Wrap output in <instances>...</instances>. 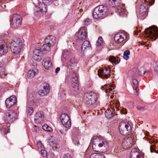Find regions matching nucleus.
<instances>
[{
    "instance_id": "c85d7f7f",
    "label": "nucleus",
    "mask_w": 158,
    "mask_h": 158,
    "mask_svg": "<svg viewBox=\"0 0 158 158\" xmlns=\"http://www.w3.org/2000/svg\"><path fill=\"white\" fill-rule=\"evenodd\" d=\"M10 45H19L20 46H23L22 40L20 38H19L15 39L11 43Z\"/></svg>"
},
{
    "instance_id": "a18cd8bd",
    "label": "nucleus",
    "mask_w": 158,
    "mask_h": 158,
    "mask_svg": "<svg viewBox=\"0 0 158 158\" xmlns=\"http://www.w3.org/2000/svg\"><path fill=\"white\" fill-rule=\"evenodd\" d=\"M33 58L34 60L37 61H40L41 60V55L37 54H33Z\"/></svg>"
},
{
    "instance_id": "c03bdc74",
    "label": "nucleus",
    "mask_w": 158,
    "mask_h": 158,
    "mask_svg": "<svg viewBox=\"0 0 158 158\" xmlns=\"http://www.w3.org/2000/svg\"><path fill=\"white\" fill-rule=\"evenodd\" d=\"M33 112V108L31 107H27L26 109V113L27 115H30Z\"/></svg>"
},
{
    "instance_id": "e2e57ef3",
    "label": "nucleus",
    "mask_w": 158,
    "mask_h": 158,
    "mask_svg": "<svg viewBox=\"0 0 158 158\" xmlns=\"http://www.w3.org/2000/svg\"><path fill=\"white\" fill-rule=\"evenodd\" d=\"M42 143L41 142H38L37 143V145H41Z\"/></svg>"
},
{
    "instance_id": "a878e982",
    "label": "nucleus",
    "mask_w": 158,
    "mask_h": 158,
    "mask_svg": "<svg viewBox=\"0 0 158 158\" xmlns=\"http://www.w3.org/2000/svg\"><path fill=\"white\" fill-rule=\"evenodd\" d=\"M90 96V95H88L87 93L85 94L84 95L83 101L86 104L91 105L94 104L91 100H90V98H89Z\"/></svg>"
},
{
    "instance_id": "3c124183",
    "label": "nucleus",
    "mask_w": 158,
    "mask_h": 158,
    "mask_svg": "<svg viewBox=\"0 0 158 158\" xmlns=\"http://www.w3.org/2000/svg\"><path fill=\"white\" fill-rule=\"evenodd\" d=\"M73 143L75 145H78L79 143L78 139L76 137H74L72 140Z\"/></svg>"
},
{
    "instance_id": "cd10ccee",
    "label": "nucleus",
    "mask_w": 158,
    "mask_h": 158,
    "mask_svg": "<svg viewBox=\"0 0 158 158\" xmlns=\"http://www.w3.org/2000/svg\"><path fill=\"white\" fill-rule=\"evenodd\" d=\"M109 61L112 63L113 65H116L118 64L120 61V59L118 57H115L114 56H110L109 58Z\"/></svg>"
},
{
    "instance_id": "aec40b11",
    "label": "nucleus",
    "mask_w": 158,
    "mask_h": 158,
    "mask_svg": "<svg viewBox=\"0 0 158 158\" xmlns=\"http://www.w3.org/2000/svg\"><path fill=\"white\" fill-rule=\"evenodd\" d=\"M44 42L48 44L51 46H52L56 43V38L52 35L47 36L44 39Z\"/></svg>"
},
{
    "instance_id": "6ab92c4d",
    "label": "nucleus",
    "mask_w": 158,
    "mask_h": 158,
    "mask_svg": "<svg viewBox=\"0 0 158 158\" xmlns=\"http://www.w3.org/2000/svg\"><path fill=\"white\" fill-rule=\"evenodd\" d=\"M42 64L46 69H49L52 67L51 60L49 57H47L44 59L42 61Z\"/></svg>"
},
{
    "instance_id": "de8ad7c7",
    "label": "nucleus",
    "mask_w": 158,
    "mask_h": 158,
    "mask_svg": "<svg viewBox=\"0 0 158 158\" xmlns=\"http://www.w3.org/2000/svg\"><path fill=\"white\" fill-rule=\"evenodd\" d=\"M9 130V129L8 128H7L6 129H5L4 128H2L1 130V132L2 134H6L8 132H9L8 131Z\"/></svg>"
},
{
    "instance_id": "ea45409f",
    "label": "nucleus",
    "mask_w": 158,
    "mask_h": 158,
    "mask_svg": "<svg viewBox=\"0 0 158 158\" xmlns=\"http://www.w3.org/2000/svg\"><path fill=\"white\" fill-rule=\"evenodd\" d=\"M2 64L0 62V76L2 77L5 75V69L2 67Z\"/></svg>"
},
{
    "instance_id": "2f4dec72",
    "label": "nucleus",
    "mask_w": 158,
    "mask_h": 158,
    "mask_svg": "<svg viewBox=\"0 0 158 158\" xmlns=\"http://www.w3.org/2000/svg\"><path fill=\"white\" fill-rule=\"evenodd\" d=\"M91 47V45L89 41L87 40L85 41L83 43L81 47V49L82 52L84 51L86 48Z\"/></svg>"
},
{
    "instance_id": "37998d69",
    "label": "nucleus",
    "mask_w": 158,
    "mask_h": 158,
    "mask_svg": "<svg viewBox=\"0 0 158 158\" xmlns=\"http://www.w3.org/2000/svg\"><path fill=\"white\" fill-rule=\"evenodd\" d=\"M146 72L144 67H141L139 70V74L141 76H143Z\"/></svg>"
},
{
    "instance_id": "423d86ee",
    "label": "nucleus",
    "mask_w": 158,
    "mask_h": 158,
    "mask_svg": "<svg viewBox=\"0 0 158 158\" xmlns=\"http://www.w3.org/2000/svg\"><path fill=\"white\" fill-rule=\"evenodd\" d=\"M146 36L155 40L158 37V28L153 26L146 28L145 30Z\"/></svg>"
},
{
    "instance_id": "b1692460",
    "label": "nucleus",
    "mask_w": 158,
    "mask_h": 158,
    "mask_svg": "<svg viewBox=\"0 0 158 158\" xmlns=\"http://www.w3.org/2000/svg\"><path fill=\"white\" fill-rule=\"evenodd\" d=\"M131 158H143L142 155L137 152L135 149H133L131 152Z\"/></svg>"
},
{
    "instance_id": "2eb2a0df",
    "label": "nucleus",
    "mask_w": 158,
    "mask_h": 158,
    "mask_svg": "<svg viewBox=\"0 0 158 158\" xmlns=\"http://www.w3.org/2000/svg\"><path fill=\"white\" fill-rule=\"evenodd\" d=\"M44 119V115L43 112L41 111H39L35 114L34 118L35 122L37 124L40 123L43 121Z\"/></svg>"
},
{
    "instance_id": "864d4df0",
    "label": "nucleus",
    "mask_w": 158,
    "mask_h": 158,
    "mask_svg": "<svg viewBox=\"0 0 158 158\" xmlns=\"http://www.w3.org/2000/svg\"><path fill=\"white\" fill-rule=\"evenodd\" d=\"M150 149L151 152H153L154 151L155 152L158 153V151L155 150V148L153 145H152L151 146Z\"/></svg>"
},
{
    "instance_id": "c9c22d12",
    "label": "nucleus",
    "mask_w": 158,
    "mask_h": 158,
    "mask_svg": "<svg viewBox=\"0 0 158 158\" xmlns=\"http://www.w3.org/2000/svg\"><path fill=\"white\" fill-rule=\"evenodd\" d=\"M51 45L48 43H45L41 47V49L43 51H48L50 49Z\"/></svg>"
},
{
    "instance_id": "72a5a7b5",
    "label": "nucleus",
    "mask_w": 158,
    "mask_h": 158,
    "mask_svg": "<svg viewBox=\"0 0 158 158\" xmlns=\"http://www.w3.org/2000/svg\"><path fill=\"white\" fill-rule=\"evenodd\" d=\"M28 102H30L31 103L32 105H33L36 102V97L35 95L31 94L28 96Z\"/></svg>"
},
{
    "instance_id": "7c9ffc66",
    "label": "nucleus",
    "mask_w": 158,
    "mask_h": 158,
    "mask_svg": "<svg viewBox=\"0 0 158 158\" xmlns=\"http://www.w3.org/2000/svg\"><path fill=\"white\" fill-rule=\"evenodd\" d=\"M79 84L78 81L72 82L71 89L74 91L77 92L79 90Z\"/></svg>"
},
{
    "instance_id": "f704fd0d",
    "label": "nucleus",
    "mask_w": 158,
    "mask_h": 158,
    "mask_svg": "<svg viewBox=\"0 0 158 158\" xmlns=\"http://www.w3.org/2000/svg\"><path fill=\"white\" fill-rule=\"evenodd\" d=\"M90 158H105L104 155L101 153H93L90 156Z\"/></svg>"
},
{
    "instance_id": "9d476101",
    "label": "nucleus",
    "mask_w": 158,
    "mask_h": 158,
    "mask_svg": "<svg viewBox=\"0 0 158 158\" xmlns=\"http://www.w3.org/2000/svg\"><path fill=\"white\" fill-rule=\"evenodd\" d=\"M60 118L63 125L66 128H69L71 126L70 120L68 115L66 113H63L60 116Z\"/></svg>"
},
{
    "instance_id": "7ed1b4c3",
    "label": "nucleus",
    "mask_w": 158,
    "mask_h": 158,
    "mask_svg": "<svg viewBox=\"0 0 158 158\" xmlns=\"http://www.w3.org/2000/svg\"><path fill=\"white\" fill-rule=\"evenodd\" d=\"M121 0H108V3L110 6L114 7H116V12L120 16H126V10L124 6L120 3Z\"/></svg>"
},
{
    "instance_id": "338daca9",
    "label": "nucleus",
    "mask_w": 158,
    "mask_h": 158,
    "mask_svg": "<svg viewBox=\"0 0 158 158\" xmlns=\"http://www.w3.org/2000/svg\"><path fill=\"white\" fill-rule=\"evenodd\" d=\"M110 87H112V86H110ZM112 87H113V86H112Z\"/></svg>"
},
{
    "instance_id": "49530a36",
    "label": "nucleus",
    "mask_w": 158,
    "mask_h": 158,
    "mask_svg": "<svg viewBox=\"0 0 158 158\" xmlns=\"http://www.w3.org/2000/svg\"><path fill=\"white\" fill-rule=\"evenodd\" d=\"M113 105V107H115L116 109H117V107L119 106V102H118L117 101H112V102L110 103V105Z\"/></svg>"
},
{
    "instance_id": "09e8293b",
    "label": "nucleus",
    "mask_w": 158,
    "mask_h": 158,
    "mask_svg": "<svg viewBox=\"0 0 158 158\" xmlns=\"http://www.w3.org/2000/svg\"><path fill=\"white\" fill-rule=\"evenodd\" d=\"M42 3H44L47 6V5H49L51 4L52 2V0H42Z\"/></svg>"
},
{
    "instance_id": "0eeeda50",
    "label": "nucleus",
    "mask_w": 158,
    "mask_h": 158,
    "mask_svg": "<svg viewBox=\"0 0 158 158\" xmlns=\"http://www.w3.org/2000/svg\"><path fill=\"white\" fill-rule=\"evenodd\" d=\"M17 114L13 111H9L6 112L4 116V120L6 123H12L14 122L17 117Z\"/></svg>"
},
{
    "instance_id": "680f3d73",
    "label": "nucleus",
    "mask_w": 158,
    "mask_h": 158,
    "mask_svg": "<svg viewBox=\"0 0 158 158\" xmlns=\"http://www.w3.org/2000/svg\"><path fill=\"white\" fill-rule=\"evenodd\" d=\"M60 70V67H57L55 70V73H57L59 72V71Z\"/></svg>"
},
{
    "instance_id": "13d9d810",
    "label": "nucleus",
    "mask_w": 158,
    "mask_h": 158,
    "mask_svg": "<svg viewBox=\"0 0 158 158\" xmlns=\"http://www.w3.org/2000/svg\"><path fill=\"white\" fill-rule=\"evenodd\" d=\"M120 112L121 114H126L127 113V110L125 109L121 110H120Z\"/></svg>"
},
{
    "instance_id": "4468645a",
    "label": "nucleus",
    "mask_w": 158,
    "mask_h": 158,
    "mask_svg": "<svg viewBox=\"0 0 158 158\" xmlns=\"http://www.w3.org/2000/svg\"><path fill=\"white\" fill-rule=\"evenodd\" d=\"M17 102L16 97L14 95H12L6 99L5 101V104L7 107L10 108L15 104Z\"/></svg>"
},
{
    "instance_id": "f3484780",
    "label": "nucleus",
    "mask_w": 158,
    "mask_h": 158,
    "mask_svg": "<svg viewBox=\"0 0 158 158\" xmlns=\"http://www.w3.org/2000/svg\"><path fill=\"white\" fill-rule=\"evenodd\" d=\"M67 72L66 76L71 78L72 82H76L78 81L77 75L74 71H69L68 69H67Z\"/></svg>"
},
{
    "instance_id": "bb28decb",
    "label": "nucleus",
    "mask_w": 158,
    "mask_h": 158,
    "mask_svg": "<svg viewBox=\"0 0 158 158\" xmlns=\"http://www.w3.org/2000/svg\"><path fill=\"white\" fill-rule=\"evenodd\" d=\"M38 73V70L37 69L32 70H29L28 71L27 77L30 78H32L34 76L37 75Z\"/></svg>"
},
{
    "instance_id": "9b49d317",
    "label": "nucleus",
    "mask_w": 158,
    "mask_h": 158,
    "mask_svg": "<svg viewBox=\"0 0 158 158\" xmlns=\"http://www.w3.org/2000/svg\"><path fill=\"white\" fill-rule=\"evenodd\" d=\"M111 69L108 67H104L98 71V75L102 78H108L110 76Z\"/></svg>"
},
{
    "instance_id": "473e14b6",
    "label": "nucleus",
    "mask_w": 158,
    "mask_h": 158,
    "mask_svg": "<svg viewBox=\"0 0 158 158\" xmlns=\"http://www.w3.org/2000/svg\"><path fill=\"white\" fill-rule=\"evenodd\" d=\"M113 110H108L106 111L105 113L106 117L108 119H110L113 117L114 115L113 113Z\"/></svg>"
},
{
    "instance_id": "a19ab883",
    "label": "nucleus",
    "mask_w": 158,
    "mask_h": 158,
    "mask_svg": "<svg viewBox=\"0 0 158 158\" xmlns=\"http://www.w3.org/2000/svg\"><path fill=\"white\" fill-rule=\"evenodd\" d=\"M42 128L44 130L48 131L51 132L52 131V128L47 124H44L42 126Z\"/></svg>"
},
{
    "instance_id": "f257e3e1",
    "label": "nucleus",
    "mask_w": 158,
    "mask_h": 158,
    "mask_svg": "<svg viewBox=\"0 0 158 158\" xmlns=\"http://www.w3.org/2000/svg\"><path fill=\"white\" fill-rule=\"evenodd\" d=\"M93 139L92 145L93 149L96 152H105L109 147V145L105 139L102 137L97 136Z\"/></svg>"
},
{
    "instance_id": "6e6552de",
    "label": "nucleus",
    "mask_w": 158,
    "mask_h": 158,
    "mask_svg": "<svg viewBox=\"0 0 158 158\" xmlns=\"http://www.w3.org/2000/svg\"><path fill=\"white\" fill-rule=\"evenodd\" d=\"M47 11V7L44 3H40L36 6L34 8V13L37 16H40L41 15L45 13Z\"/></svg>"
},
{
    "instance_id": "1a4fd4ad",
    "label": "nucleus",
    "mask_w": 158,
    "mask_h": 158,
    "mask_svg": "<svg viewBox=\"0 0 158 158\" xmlns=\"http://www.w3.org/2000/svg\"><path fill=\"white\" fill-rule=\"evenodd\" d=\"M10 22V26L13 28H17L20 26L22 21L21 16L19 14H14Z\"/></svg>"
},
{
    "instance_id": "58836bf2",
    "label": "nucleus",
    "mask_w": 158,
    "mask_h": 158,
    "mask_svg": "<svg viewBox=\"0 0 158 158\" xmlns=\"http://www.w3.org/2000/svg\"><path fill=\"white\" fill-rule=\"evenodd\" d=\"M130 51L129 50H127L125 51L123 53V58L126 60H128L129 58L128 55L130 54Z\"/></svg>"
},
{
    "instance_id": "a211bd4d",
    "label": "nucleus",
    "mask_w": 158,
    "mask_h": 158,
    "mask_svg": "<svg viewBox=\"0 0 158 158\" xmlns=\"http://www.w3.org/2000/svg\"><path fill=\"white\" fill-rule=\"evenodd\" d=\"M126 36L123 33L116 34L114 37V40L115 42L119 44L122 42L124 40V38Z\"/></svg>"
},
{
    "instance_id": "69168bd1",
    "label": "nucleus",
    "mask_w": 158,
    "mask_h": 158,
    "mask_svg": "<svg viewBox=\"0 0 158 158\" xmlns=\"http://www.w3.org/2000/svg\"><path fill=\"white\" fill-rule=\"evenodd\" d=\"M2 0H0V2H1Z\"/></svg>"
},
{
    "instance_id": "4c0bfd02",
    "label": "nucleus",
    "mask_w": 158,
    "mask_h": 158,
    "mask_svg": "<svg viewBox=\"0 0 158 158\" xmlns=\"http://www.w3.org/2000/svg\"><path fill=\"white\" fill-rule=\"evenodd\" d=\"M70 52L67 50H65L62 52V56L65 59H67L69 56Z\"/></svg>"
},
{
    "instance_id": "79ce46f5",
    "label": "nucleus",
    "mask_w": 158,
    "mask_h": 158,
    "mask_svg": "<svg viewBox=\"0 0 158 158\" xmlns=\"http://www.w3.org/2000/svg\"><path fill=\"white\" fill-rule=\"evenodd\" d=\"M103 44V40L101 37H99L96 43V45L97 46H100Z\"/></svg>"
},
{
    "instance_id": "5701e85b",
    "label": "nucleus",
    "mask_w": 158,
    "mask_h": 158,
    "mask_svg": "<svg viewBox=\"0 0 158 158\" xmlns=\"http://www.w3.org/2000/svg\"><path fill=\"white\" fill-rule=\"evenodd\" d=\"M23 46H20L11 45H10V48L11 51L14 54H19L21 51V49L22 48Z\"/></svg>"
},
{
    "instance_id": "0e129e2a",
    "label": "nucleus",
    "mask_w": 158,
    "mask_h": 158,
    "mask_svg": "<svg viewBox=\"0 0 158 158\" xmlns=\"http://www.w3.org/2000/svg\"><path fill=\"white\" fill-rule=\"evenodd\" d=\"M59 131H60L61 133L63 134V131L62 130H59Z\"/></svg>"
},
{
    "instance_id": "c756f323",
    "label": "nucleus",
    "mask_w": 158,
    "mask_h": 158,
    "mask_svg": "<svg viewBox=\"0 0 158 158\" xmlns=\"http://www.w3.org/2000/svg\"><path fill=\"white\" fill-rule=\"evenodd\" d=\"M88 95H89L91 97H90V100H91L93 104L94 103L97 101V95L93 92H90L89 93H87Z\"/></svg>"
},
{
    "instance_id": "8fccbe9b",
    "label": "nucleus",
    "mask_w": 158,
    "mask_h": 158,
    "mask_svg": "<svg viewBox=\"0 0 158 158\" xmlns=\"http://www.w3.org/2000/svg\"><path fill=\"white\" fill-rule=\"evenodd\" d=\"M153 69L155 72H157L158 71V62H155L154 63Z\"/></svg>"
},
{
    "instance_id": "39448f33",
    "label": "nucleus",
    "mask_w": 158,
    "mask_h": 158,
    "mask_svg": "<svg viewBox=\"0 0 158 158\" xmlns=\"http://www.w3.org/2000/svg\"><path fill=\"white\" fill-rule=\"evenodd\" d=\"M146 2L141 4L139 9V16L143 17L142 19L144 18L147 14V10L148 9V5H152L154 4V0H144Z\"/></svg>"
},
{
    "instance_id": "4be33fe9",
    "label": "nucleus",
    "mask_w": 158,
    "mask_h": 158,
    "mask_svg": "<svg viewBox=\"0 0 158 158\" xmlns=\"http://www.w3.org/2000/svg\"><path fill=\"white\" fill-rule=\"evenodd\" d=\"M101 89L105 92L106 93H110L111 94H114V92L115 91L114 90V88H113V89H111L109 85H106L104 86H102Z\"/></svg>"
},
{
    "instance_id": "dca6fc26",
    "label": "nucleus",
    "mask_w": 158,
    "mask_h": 158,
    "mask_svg": "<svg viewBox=\"0 0 158 158\" xmlns=\"http://www.w3.org/2000/svg\"><path fill=\"white\" fill-rule=\"evenodd\" d=\"M8 47L2 40H0V54L4 55L6 54L8 50Z\"/></svg>"
},
{
    "instance_id": "f8f14e48",
    "label": "nucleus",
    "mask_w": 158,
    "mask_h": 158,
    "mask_svg": "<svg viewBox=\"0 0 158 158\" xmlns=\"http://www.w3.org/2000/svg\"><path fill=\"white\" fill-rule=\"evenodd\" d=\"M77 36L79 40L82 41L86 39L87 37L86 28L84 27L81 28L77 33Z\"/></svg>"
},
{
    "instance_id": "4d7b16f0",
    "label": "nucleus",
    "mask_w": 158,
    "mask_h": 158,
    "mask_svg": "<svg viewBox=\"0 0 158 158\" xmlns=\"http://www.w3.org/2000/svg\"><path fill=\"white\" fill-rule=\"evenodd\" d=\"M132 82L134 85L137 84H138V81L136 79H133Z\"/></svg>"
},
{
    "instance_id": "6e6d98bb",
    "label": "nucleus",
    "mask_w": 158,
    "mask_h": 158,
    "mask_svg": "<svg viewBox=\"0 0 158 158\" xmlns=\"http://www.w3.org/2000/svg\"><path fill=\"white\" fill-rule=\"evenodd\" d=\"M63 158H71V156L69 154L67 153L64 155Z\"/></svg>"
},
{
    "instance_id": "052dcab7",
    "label": "nucleus",
    "mask_w": 158,
    "mask_h": 158,
    "mask_svg": "<svg viewBox=\"0 0 158 158\" xmlns=\"http://www.w3.org/2000/svg\"><path fill=\"white\" fill-rule=\"evenodd\" d=\"M141 31L140 30L139 28L138 27L136 28V30L135 31V34H137L139 32H140Z\"/></svg>"
},
{
    "instance_id": "603ef678",
    "label": "nucleus",
    "mask_w": 158,
    "mask_h": 158,
    "mask_svg": "<svg viewBox=\"0 0 158 158\" xmlns=\"http://www.w3.org/2000/svg\"><path fill=\"white\" fill-rule=\"evenodd\" d=\"M91 22V20L90 19L87 18L85 20L84 24L86 26H88L90 24Z\"/></svg>"
},
{
    "instance_id": "20e7f679",
    "label": "nucleus",
    "mask_w": 158,
    "mask_h": 158,
    "mask_svg": "<svg viewBox=\"0 0 158 158\" xmlns=\"http://www.w3.org/2000/svg\"><path fill=\"white\" fill-rule=\"evenodd\" d=\"M133 125L130 121L122 122L118 126L120 133L122 135H125L131 131Z\"/></svg>"
},
{
    "instance_id": "5fc2aeb1",
    "label": "nucleus",
    "mask_w": 158,
    "mask_h": 158,
    "mask_svg": "<svg viewBox=\"0 0 158 158\" xmlns=\"http://www.w3.org/2000/svg\"><path fill=\"white\" fill-rule=\"evenodd\" d=\"M42 155L44 157L46 156L47 153L46 151L44 150H41L40 151Z\"/></svg>"
},
{
    "instance_id": "ddd939ff",
    "label": "nucleus",
    "mask_w": 158,
    "mask_h": 158,
    "mask_svg": "<svg viewBox=\"0 0 158 158\" xmlns=\"http://www.w3.org/2000/svg\"><path fill=\"white\" fill-rule=\"evenodd\" d=\"M41 88L38 91V93L41 96H44L48 94L49 91V86L47 83L41 85Z\"/></svg>"
},
{
    "instance_id": "f03ea898",
    "label": "nucleus",
    "mask_w": 158,
    "mask_h": 158,
    "mask_svg": "<svg viewBox=\"0 0 158 158\" xmlns=\"http://www.w3.org/2000/svg\"><path fill=\"white\" fill-rule=\"evenodd\" d=\"M107 7L103 5H99L94 10L92 15L95 19H102L106 17L108 14Z\"/></svg>"
},
{
    "instance_id": "e433bc0d",
    "label": "nucleus",
    "mask_w": 158,
    "mask_h": 158,
    "mask_svg": "<svg viewBox=\"0 0 158 158\" xmlns=\"http://www.w3.org/2000/svg\"><path fill=\"white\" fill-rule=\"evenodd\" d=\"M43 52L41 49L39 47H36L34 50L33 54L39 55H41L43 53Z\"/></svg>"
},
{
    "instance_id": "393cba45",
    "label": "nucleus",
    "mask_w": 158,
    "mask_h": 158,
    "mask_svg": "<svg viewBox=\"0 0 158 158\" xmlns=\"http://www.w3.org/2000/svg\"><path fill=\"white\" fill-rule=\"evenodd\" d=\"M122 145L124 149H128L132 146L131 141L129 139H124L122 142Z\"/></svg>"
},
{
    "instance_id": "bf43d9fd",
    "label": "nucleus",
    "mask_w": 158,
    "mask_h": 158,
    "mask_svg": "<svg viewBox=\"0 0 158 158\" xmlns=\"http://www.w3.org/2000/svg\"><path fill=\"white\" fill-rule=\"evenodd\" d=\"M137 108L138 110H142L144 109V107L138 106H137Z\"/></svg>"
},
{
    "instance_id": "412c9836",
    "label": "nucleus",
    "mask_w": 158,
    "mask_h": 158,
    "mask_svg": "<svg viewBox=\"0 0 158 158\" xmlns=\"http://www.w3.org/2000/svg\"><path fill=\"white\" fill-rule=\"evenodd\" d=\"M77 63V61L74 58H72L68 62L66 67L69 70L70 69H73L76 66Z\"/></svg>"
}]
</instances>
